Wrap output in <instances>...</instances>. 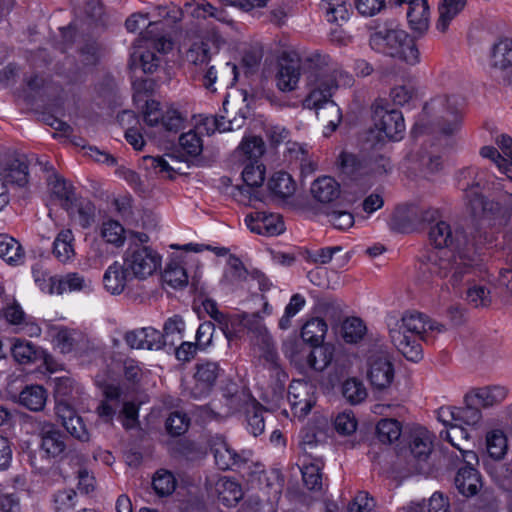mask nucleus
<instances>
[{
    "instance_id": "5701e85b",
    "label": "nucleus",
    "mask_w": 512,
    "mask_h": 512,
    "mask_svg": "<svg viewBox=\"0 0 512 512\" xmlns=\"http://www.w3.org/2000/svg\"><path fill=\"white\" fill-rule=\"evenodd\" d=\"M3 315L6 321L14 326V331L23 333L29 337L39 336L41 334L40 326L25 314L20 304L13 300L8 303L3 310Z\"/></svg>"
},
{
    "instance_id": "de8ad7c7",
    "label": "nucleus",
    "mask_w": 512,
    "mask_h": 512,
    "mask_svg": "<svg viewBox=\"0 0 512 512\" xmlns=\"http://www.w3.org/2000/svg\"><path fill=\"white\" fill-rule=\"evenodd\" d=\"M480 182H475L464 188L465 202L467 209L471 214L478 216L488 209V202L485 200L480 190Z\"/></svg>"
},
{
    "instance_id": "4be33fe9",
    "label": "nucleus",
    "mask_w": 512,
    "mask_h": 512,
    "mask_svg": "<svg viewBox=\"0 0 512 512\" xmlns=\"http://www.w3.org/2000/svg\"><path fill=\"white\" fill-rule=\"evenodd\" d=\"M242 179L246 187H237L234 198L243 205H250L252 188L262 185L265 179V168L262 164L249 162L242 171Z\"/></svg>"
},
{
    "instance_id": "4468645a",
    "label": "nucleus",
    "mask_w": 512,
    "mask_h": 512,
    "mask_svg": "<svg viewBox=\"0 0 512 512\" xmlns=\"http://www.w3.org/2000/svg\"><path fill=\"white\" fill-rule=\"evenodd\" d=\"M237 67L230 62L211 65L201 75V84L209 92L215 93L218 89L233 86L237 81Z\"/></svg>"
},
{
    "instance_id": "39448f33",
    "label": "nucleus",
    "mask_w": 512,
    "mask_h": 512,
    "mask_svg": "<svg viewBox=\"0 0 512 512\" xmlns=\"http://www.w3.org/2000/svg\"><path fill=\"white\" fill-rule=\"evenodd\" d=\"M163 26L162 22H149L142 37L137 40L131 53V66L139 67L144 73L155 72L161 63L157 52L167 53L172 49V41L165 36L156 34Z\"/></svg>"
},
{
    "instance_id": "79ce46f5",
    "label": "nucleus",
    "mask_w": 512,
    "mask_h": 512,
    "mask_svg": "<svg viewBox=\"0 0 512 512\" xmlns=\"http://www.w3.org/2000/svg\"><path fill=\"white\" fill-rule=\"evenodd\" d=\"M486 449L495 460L502 459L508 450V440L503 430L492 429L486 434Z\"/></svg>"
},
{
    "instance_id": "f8f14e48",
    "label": "nucleus",
    "mask_w": 512,
    "mask_h": 512,
    "mask_svg": "<svg viewBox=\"0 0 512 512\" xmlns=\"http://www.w3.org/2000/svg\"><path fill=\"white\" fill-rule=\"evenodd\" d=\"M367 377L371 385L378 390L390 387L394 380V367L386 352H371L367 359Z\"/></svg>"
},
{
    "instance_id": "a19ab883",
    "label": "nucleus",
    "mask_w": 512,
    "mask_h": 512,
    "mask_svg": "<svg viewBox=\"0 0 512 512\" xmlns=\"http://www.w3.org/2000/svg\"><path fill=\"white\" fill-rule=\"evenodd\" d=\"M269 189L280 198H289L296 191V183L287 172L279 171L269 180Z\"/></svg>"
},
{
    "instance_id": "c756f323",
    "label": "nucleus",
    "mask_w": 512,
    "mask_h": 512,
    "mask_svg": "<svg viewBox=\"0 0 512 512\" xmlns=\"http://www.w3.org/2000/svg\"><path fill=\"white\" fill-rule=\"evenodd\" d=\"M475 466L465 464L458 470L454 479L457 490L465 497L476 495L482 486L480 475Z\"/></svg>"
},
{
    "instance_id": "ea45409f",
    "label": "nucleus",
    "mask_w": 512,
    "mask_h": 512,
    "mask_svg": "<svg viewBox=\"0 0 512 512\" xmlns=\"http://www.w3.org/2000/svg\"><path fill=\"white\" fill-rule=\"evenodd\" d=\"M307 355L308 365L316 371L325 370L333 360L334 347L330 344L313 345Z\"/></svg>"
},
{
    "instance_id": "0eeeda50",
    "label": "nucleus",
    "mask_w": 512,
    "mask_h": 512,
    "mask_svg": "<svg viewBox=\"0 0 512 512\" xmlns=\"http://www.w3.org/2000/svg\"><path fill=\"white\" fill-rule=\"evenodd\" d=\"M28 182V159L21 153H7L0 163V211L9 203L7 184L24 186Z\"/></svg>"
},
{
    "instance_id": "09e8293b",
    "label": "nucleus",
    "mask_w": 512,
    "mask_h": 512,
    "mask_svg": "<svg viewBox=\"0 0 512 512\" xmlns=\"http://www.w3.org/2000/svg\"><path fill=\"white\" fill-rule=\"evenodd\" d=\"M327 332V324L323 319L313 318L301 330L303 341L312 345L321 344Z\"/></svg>"
},
{
    "instance_id": "864d4df0",
    "label": "nucleus",
    "mask_w": 512,
    "mask_h": 512,
    "mask_svg": "<svg viewBox=\"0 0 512 512\" xmlns=\"http://www.w3.org/2000/svg\"><path fill=\"white\" fill-rule=\"evenodd\" d=\"M52 509L54 512H71L77 505V492L72 488H64L52 495Z\"/></svg>"
},
{
    "instance_id": "a878e982",
    "label": "nucleus",
    "mask_w": 512,
    "mask_h": 512,
    "mask_svg": "<svg viewBox=\"0 0 512 512\" xmlns=\"http://www.w3.org/2000/svg\"><path fill=\"white\" fill-rule=\"evenodd\" d=\"M55 346L60 350L61 353L75 352L77 354H83L89 349V339L82 332L61 328L53 337Z\"/></svg>"
},
{
    "instance_id": "13d9d810",
    "label": "nucleus",
    "mask_w": 512,
    "mask_h": 512,
    "mask_svg": "<svg viewBox=\"0 0 512 512\" xmlns=\"http://www.w3.org/2000/svg\"><path fill=\"white\" fill-rule=\"evenodd\" d=\"M239 150L249 162L259 163L258 160L265 151V144L261 137L249 136L242 140Z\"/></svg>"
},
{
    "instance_id": "f3484780",
    "label": "nucleus",
    "mask_w": 512,
    "mask_h": 512,
    "mask_svg": "<svg viewBox=\"0 0 512 512\" xmlns=\"http://www.w3.org/2000/svg\"><path fill=\"white\" fill-rule=\"evenodd\" d=\"M496 144L493 146H484L480 150L483 158L492 160L500 171L506 174L507 179L512 182V138L507 135L497 137Z\"/></svg>"
},
{
    "instance_id": "6ab92c4d",
    "label": "nucleus",
    "mask_w": 512,
    "mask_h": 512,
    "mask_svg": "<svg viewBox=\"0 0 512 512\" xmlns=\"http://www.w3.org/2000/svg\"><path fill=\"white\" fill-rule=\"evenodd\" d=\"M408 37L409 35L399 28L383 29L371 36L370 45L378 52L396 57Z\"/></svg>"
},
{
    "instance_id": "2eb2a0df",
    "label": "nucleus",
    "mask_w": 512,
    "mask_h": 512,
    "mask_svg": "<svg viewBox=\"0 0 512 512\" xmlns=\"http://www.w3.org/2000/svg\"><path fill=\"white\" fill-rule=\"evenodd\" d=\"M288 401L294 416L304 418L316 403L314 386L304 380H293L288 389Z\"/></svg>"
},
{
    "instance_id": "72a5a7b5",
    "label": "nucleus",
    "mask_w": 512,
    "mask_h": 512,
    "mask_svg": "<svg viewBox=\"0 0 512 512\" xmlns=\"http://www.w3.org/2000/svg\"><path fill=\"white\" fill-rule=\"evenodd\" d=\"M105 399L97 407L98 416L105 422H111L121 406V390L116 386H107L104 391Z\"/></svg>"
},
{
    "instance_id": "cd10ccee",
    "label": "nucleus",
    "mask_w": 512,
    "mask_h": 512,
    "mask_svg": "<svg viewBox=\"0 0 512 512\" xmlns=\"http://www.w3.org/2000/svg\"><path fill=\"white\" fill-rule=\"evenodd\" d=\"M40 435L41 450L46 454V456L56 458L65 452L67 448L65 436L55 427V425L51 423L44 424Z\"/></svg>"
},
{
    "instance_id": "774afa93",
    "label": "nucleus",
    "mask_w": 512,
    "mask_h": 512,
    "mask_svg": "<svg viewBox=\"0 0 512 512\" xmlns=\"http://www.w3.org/2000/svg\"><path fill=\"white\" fill-rule=\"evenodd\" d=\"M179 144L186 154L193 157L198 156L203 150V142L196 129L183 133L179 137Z\"/></svg>"
},
{
    "instance_id": "7ed1b4c3",
    "label": "nucleus",
    "mask_w": 512,
    "mask_h": 512,
    "mask_svg": "<svg viewBox=\"0 0 512 512\" xmlns=\"http://www.w3.org/2000/svg\"><path fill=\"white\" fill-rule=\"evenodd\" d=\"M443 330V326L427 315L412 311L403 314L400 320L389 325V336L395 348L409 361L422 359V341H427L429 331Z\"/></svg>"
},
{
    "instance_id": "c85d7f7f",
    "label": "nucleus",
    "mask_w": 512,
    "mask_h": 512,
    "mask_svg": "<svg viewBox=\"0 0 512 512\" xmlns=\"http://www.w3.org/2000/svg\"><path fill=\"white\" fill-rule=\"evenodd\" d=\"M489 65L494 72L506 71L512 67V38L497 39L491 48Z\"/></svg>"
},
{
    "instance_id": "f704fd0d",
    "label": "nucleus",
    "mask_w": 512,
    "mask_h": 512,
    "mask_svg": "<svg viewBox=\"0 0 512 512\" xmlns=\"http://www.w3.org/2000/svg\"><path fill=\"white\" fill-rule=\"evenodd\" d=\"M49 186L52 194L60 201L61 206L70 211L76 200L73 186L58 175L50 177Z\"/></svg>"
},
{
    "instance_id": "b1692460",
    "label": "nucleus",
    "mask_w": 512,
    "mask_h": 512,
    "mask_svg": "<svg viewBox=\"0 0 512 512\" xmlns=\"http://www.w3.org/2000/svg\"><path fill=\"white\" fill-rule=\"evenodd\" d=\"M133 280L134 277L123 260L122 262L114 261L103 275L104 288L111 295L123 293Z\"/></svg>"
},
{
    "instance_id": "e433bc0d",
    "label": "nucleus",
    "mask_w": 512,
    "mask_h": 512,
    "mask_svg": "<svg viewBox=\"0 0 512 512\" xmlns=\"http://www.w3.org/2000/svg\"><path fill=\"white\" fill-rule=\"evenodd\" d=\"M464 406L457 407L458 425L477 427L482 421V412L476 399H469V392L464 396Z\"/></svg>"
},
{
    "instance_id": "1a4fd4ad",
    "label": "nucleus",
    "mask_w": 512,
    "mask_h": 512,
    "mask_svg": "<svg viewBox=\"0 0 512 512\" xmlns=\"http://www.w3.org/2000/svg\"><path fill=\"white\" fill-rule=\"evenodd\" d=\"M374 127L378 131L380 141H398L403 138L405 122L401 111L386 109L380 102L373 104Z\"/></svg>"
},
{
    "instance_id": "2f4dec72",
    "label": "nucleus",
    "mask_w": 512,
    "mask_h": 512,
    "mask_svg": "<svg viewBox=\"0 0 512 512\" xmlns=\"http://www.w3.org/2000/svg\"><path fill=\"white\" fill-rule=\"evenodd\" d=\"M313 197L321 203H330L340 195V185L329 176L316 179L311 185Z\"/></svg>"
},
{
    "instance_id": "bb28decb",
    "label": "nucleus",
    "mask_w": 512,
    "mask_h": 512,
    "mask_svg": "<svg viewBox=\"0 0 512 512\" xmlns=\"http://www.w3.org/2000/svg\"><path fill=\"white\" fill-rule=\"evenodd\" d=\"M408 4L407 19L410 28L419 34L428 30L430 11L427 0H395V5Z\"/></svg>"
},
{
    "instance_id": "3c124183",
    "label": "nucleus",
    "mask_w": 512,
    "mask_h": 512,
    "mask_svg": "<svg viewBox=\"0 0 512 512\" xmlns=\"http://www.w3.org/2000/svg\"><path fill=\"white\" fill-rule=\"evenodd\" d=\"M163 280L173 288H183L188 283V275L186 269L179 261L172 260L164 270Z\"/></svg>"
},
{
    "instance_id": "a18cd8bd",
    "label": "nucleus",
    "mask_w": 512,
    "mask_h": 512,
    "mask_svg": "<svg viewBox=\"0 0 512 512\" xmlns=\"http://www.w3.org/2000/svg\"><path fill=\"white\" fill-rule=\"evenodd\" d=\"M0 257L10 264H18L23 260L24 253L15 238L0 234Z\"/></svg>"
},
{
    "instance_id": "7c9ffc66",
    "label": "nucleus",
    "mask_w": 512,
    "mask_h": 512,
    "mask_svg": "<svg viewBox=\"0 0 512 512\" xmlns=\"http://www.w3.org/2000/svg\"><path fill=\"white\" fill-rule=\"evenodd\" d=\"M509 389L503 385H489L469 391V399H476L484 408L502 403L508 396Z\"/></svg>"
},
{
    "instance_id": "052dcab7",
    "label": "nucleus",
    "mask_w": 512,
    "mask_h": 512,
    "mask_svg": "<svg viewBox=\"0 0 512 512\" xmlns=\"http://www.w3.org/2000/svg\"><path fill=\"white\" fill-rule=\"evenodd\" d=\"M376 430L379 440L383 443H392L401 436V424L395 419L380 420Z\"/></svg>"
},
{
    "instance_id": "603ef678",
    "label": "nucleus",
    "mask_w": 512,
    "mask_h": 512,
    "mask_svg": "<svg viewBox=\"0 0 512 512\" xmlns=\"http://www.w3.org/2000/svg\"><path fill=\"white\" fill-rule=\"evenodd\" d=\"M185 322L182 317L174 315L166 320L163 327V341L165 345L174 346L183 338Z\"/></svg>"
},
{
    "instance_id": "ddd939ff",
    "label": "nucleus",
    "mask_w": 512,
    "mask_h": 512,
    "mask_svg": "<svg viewBox=\"0 0 512 512\" xmlns=\"http://www.w3.org/2000/svg\"><path fill=\"white\" fill-rule=\"evenodd\" d=\"M193 384L188 388L189 395L194 399L207 397L216 384L222 369L217 362L205 361L195 367Z\"/></svg>"
},
{
    "instance_id": "49530a36",
    "label": "nucleus",
    "mask_w": 512,
    "mask_h": 512,
    "mask_svg": "<svg viewBox=\"0 0 512 512\" xmlns=\"http://www.w3.org/2000/svg\"><path fill=\"white\" fill-rule=\"evenodd\" d=\"M100 236L105 243L115 247H121L125 243V229L122 224L116 220H106L100 227Z\"/></svg>"
},
{
    "instance_id": "8fccbe9b",
    "label": "nucleus",
    "mask_w": 512,
    "mask_h": 512,
    "mask_svg": "<svg viewBox=\"0 0 512 512\" xmlns=\"http://www.w3.org/2000/svg\"><path fill=\"white\" fill-rule=\"evenodd\" d=\"M91 285L90 280H86L84 276L79 273L72 272L65 276L59 277L57 280L56 294L61 295L66 291H82L89 288Z\"/></svg>"
},
{
    "instance_id": "338daca9",
    "label": "nucleus",
    "mask_w": 512,
    "mask_h": 512,
    "mask_svg": "<svg viewBox=\"0 0 512 512\" xmlns=\"http://www.w3.org/2000/svg\"><path fill=\"white\" fill-rule=\"evenodd\" d=\"M366 327L363 321L357 317H351L342 325V336L348 343H356L364 336Z\"/></svg>"
},
{
    "instance_id": "9b49d317",
    "label": "nucleus",
    "mask_w": 512,
    "mask_h": 512,
    "mask_svg": "<svg viewBox=\"0 0 512 512\" xmlns=\"http://www.w3.org/2000/svg\"><path fill=\"white\" fill-rule=\"evenodd\" d=\"M144 121L151 127H159L167 132L177 133L183 125L184 118L175 108L168 106L163 110L159 102L150 100L146 102Z\"/></svg>"
},
{
    "instance_id": "4c0bfd02",
    "label": "nucleus",
    "mask_w": 512,
    "mask_h": 512,
    "mask_svg": "<svg viewBox=\"0 0 512 512\" xmlns=\"http://www.w3.org/2000/svg\"><path fill=\"white\" fill-rule=\"evenodd\" d=\"M46 400V390L40 385L27 386L19 395L20 404L31 411L42 410L45 406Z\"/></svg>"
},
{
    "instance_id": "6e6d98bb",
    "label": "nucleus",
    "mask_w": 512,
    "mask_h": 512,
    "mask_svg": "<svg viewBox=\"0 0 512 512\" xmlns=\"http://www.w3.org/2000/svg\"><path fill=\"white\" fill-rule=\"evenodd\" d=\"M322 9L329 22H345L349 18V5L345 0H325Z\"/></svg>"
},
{
    "instance_id": "e2e57ef3",
    "label": "nucleus",
    "mask_w": 512,
    "mask_h": 512,
    "mask_svg": "<svg viewBox=\"0 0 512 512\" xmlns=\"http://www.w3.org/2000/svg\"><path fill=\"white\" fill-rule=\"evenodd\" d=\"M342 394L351 404L361 403L367 397V391L364 384L355 379H347L342 385Z\"/></svg>"
},
{
    "instance_id": "423d86ee",
    "label": "nucleus",
    "mask_w": 512,
    "mask_h": 512,
    "mask_svg": "<svg viewBox=\"0 0 512 512\" xmlns=\"http://www.w3.org/2000/svg\"><path fill=\"white\" fill-rule=\"evenodd\" d=\"M122 260L134 279L145 280L160 269L162 258L149 246L130 244Z\"/></svg>"
},
{
    "instance_id": "bf43d9fd",
    "label": "nucleus",
    "mask_w": 512,
    "mask_h": 512,
    "mask_svg": "<svg viewBox=\"0 0 512 512\" xmlns=\"http://www.w3.org/2000/svg\"><path fill=\"white\" fill-rule=\"evenodd\" d=\"M176 479L174 475L165 469L158 470L152 481L155 492L160 496L170 495L176 488Z\"/></svg>"
},
{
    "instance_id": "69168bd1",
    "label": "nucleus",
    "mask_w": 512,
    "mask_h": 512,
    "mask_svg": "<svg viewBox=\"0 0 512 512\" xmlns=\"http://www.w3.org/2000/svg\"><path fill=\"white\" fill-rule=\"evenodd\" d=\"M321 466L317 463L304 465L301 469L305 487L311 491H321L323 486Z\"/></svg>"
},
{
    "instance_id": "4d7b16f0",
    "label": "nucleus",
    "mask_w": 512,
    "mask_h": 512,
    "mask_svg": "<svg viewBox=\"0 0 512 512\" xmlns=\"http://www.w3.org/2000/svg\"><path fill=\"white\" fill-rule=\"evenodd\" d=\"M243 323L244 326L253 334L255 344L260 341L265 342L268 338L272 337L259 313L245 315L243 317Z\"/></svg>"
},
{
    "instance_id": "393cba45",
    "label": "nucleus",
    "mask_w": 512,
    "mask_h": 512,
    "mask_svg": "<svg viewBox=\"0 0 512 512\" xmlns=\"http://www.w3.org/2000/svg\"><path fill=\"white\" fill-rule=\"evenodd\" d=\"M210 447L215 463L221 470L240 466L247 461V458L243 454L237 453L221 435L212 437Z\"/></svg>"
},
{
    "instance_id": "473e14b6",
    "label": "nucleus",
    "mask_w": 512,
    "mask_h": 512,
    "mask_svg": "<svg viewBox=\"0 0 512 512\" xmlns=\"http://www.w3.org/2000/svg\"><path fill=\"white\" fill-rule=\"evenodd\" d=\"M215 492L218 495V499L225 506H234L243 497L241 486L227 477L217 479L215 482Z\"/></svg>"
},
{
    "instance_id": "6e6552de",
    "label": "nucleus",
    "mask_w": 512,
    "mask_h": 512,
    "mask_svg": "<svg viewBox=\"0 0 512 512\" xmlns=\"http://www.w3.org/2000/svg\"><path fill=\"white\" fill-rule=\"evenodd\" d=\"M437 210L418 205L398 206L389 222L391 230L410 233L418 230L424 223L435 221Z\"/></svg>"
},
{
    "instance_id": "0e129e2a",
    "label": "nucleus",
    "mask_w": 512,
    "mask_h": 512,
    "mask_svg": "<svg viewBox=\"0 0 512 512\" xmlns=\"http://www.w3.org/2000/svg\"><path fill=\"white\" fill-rule=\"evenodd\" d=\"M143 164L146 169L151 170L155 175L169 179L174 177L175 169L163 156H145L143 157Z\"/></svg>"
},
{
    "instance_id": "f257e3e1",
    "label": "nucleus",
    "mask_w": 512,
    "mask_h": 512,
    "mask_svg": "<svg viewBox=\"0 0 512 512\" xmlns=\"http://www.w3.org/2000/svg\"><path fill=\"white\" fill-rule=\"evenodd\" d=\"M429 240L436 248H445L430 256L427 269L431 273L440 278L450 276L449 282L454 287L464 278L470 283V276L482 274L483 270L475 256L474 247L490 241L486 236H473V239L469 240L459 226H452L440 220L431 225Z\"/></svg>"
},
{
    "instance_id": "5fc2aeb1",
    "label": "nucleus",
    "mask_w": 512,
    "mask_h": 512,
    "mask_svg": "<svg viewBox=\"0 0 512 512\" xmlns=\"http://www.w3.org/2000/svg\"><path fill=\"white\" fill-rule=\"evenodd\" d=\"M11 353L16 362L30 364L37 359L35 346L26 340L15 338L11 346Z\"/></svg>"
},
{
    "instance_id": "aec40b11",
    "label": "nucleus",
    "mask_w": 512,
    "mask_h": 512,
    "mask_svg": "<svg viewBox=\"0 0 512 512\" xmlns=\"http://www.w3.org/2000/svg\"><path fill=\"white\" fill-rule=\"evenodd\" d=\"M56 415L67 432L79 441L87 442L90 434L82 418L76 414L70 403L59 401L55 407Z\"/></svg>"
},
{
    "instance_id": "58836bf2",
    "label": "nucleus",
    "mask_w": 512,
    "mask_h": 512,
    "mask_svg": "<svg viewBox=\"0 0 512 512\" xmlns=\"http://www.w3.org/2000/svg\"><path fill=\"white\" fill-rule=\"evenodd\" d=\"M405 512H451L450 502L447 496L441 492H435L427 503H411Z\"/></svg>"
},
{
    "instance_id": "37998d69",
    "label": "nucleus",
    "mask_w": 512,
    "mask_h": 512,
    "mask_svg": "<svg viewBox=\"0 0 512 512\" xmlns=\"http://www.w3.org/2000/svg\"><path fill=\"white\" fill-rule=\"evenodd\" d=\"M465 5L466 0H443L439 6L437 29L440 32H446L450 22L462 11Z\"/></svg>"
},
{
    "instance_id": "a211bd4d",
    "label": "nucleus",
    "mask_w": 512,
    "mask_h": 512,
    "mask_svg": "<svg viewBox=\"0 0 512 512\" xmlns=\"http://www.w3.org/2000/svg\"><path fill=\"white\" fill-rule=\"evenodd\" d=\"M244 222L251 232L259 235L275 236L285 229L279 214L266 211L251 212L246 215Z\"/></svg>"
},
{
    "instance_id": "c9c22d12",
    "label": "nucleus",
    "mask_w": 512,
    "mask_h": 512,
    "mask_svg": "<svg viewBox=\"0 0 512 512\" xmlns=\"http://www.w3.org/2000/svg\"><path fill=\"white\" fill-rule=\"evenodd\" d=\"M74 236L70 229L61 230L53 243V254L62 263H67L75 257Z\"/></svg>"
},
{
    "instance_id": "c03bdc74",
    "label": "nucleus",
    "mask_w": 512,
    "mask_h": 512,
    "mask_svg": "<svg viewBox=\"0 0 512 512\" xmlns=\"http://www.w3.org/2000/svg\"><path fill=\"white\" fill-rule=\"evenodd\" d=\"M432 452V435L424 429L414 433L411 442V453L419 461L426 462Z\"/></svg>"
},
{
    "instance_id": "dca6fc26",
    "label": "nucleus",
    "mask_w": 512,
    "mask_h": 512,
    "mask_svg": "<svg viewBox=\"0 0 512 512\" xmlns=\"http://www.w3.org/2000/svg\"><path fill=\"white\" fill-rule=\"evenodd\" d=\"M440 438L449 442L459 452V455L455 456L457 458L461 457L465 464H478V456L472 449L473 445L470 435L462 426L458 424L452 425L450 428L440 432Z\"/></svg>"
},
{
    "instance_id": "9d476101",
    "label": "nucleus",
    "mask_w": 512,
    "mask_h": 512,
    "mask_svg": "<svg viewBox=\"0 0 512 512\" xmlns=\"http://www.w3.org/2000/svg\"><path fill=\"white\" fill-rule=\"evenodd\" d=\"M307 57L308 55L304 59ZM301 63H303L305 73L307 74L305 60L301 61L297 53L284 52L282 54L275 75L276 87L280 91L291 92L297 88L301 75Z\"/></svg>"
},
{
    "instance_id": "412c9836",
    "label": "nucleus",
    "mask_w": 512,
    "mask_h": 512,
    "mask_svg": "<svg viewBox=\"0 0 512 512\" xmlns=\"http://www.w3.org/2000/svg\"><path fill=\"white\" fill-rule=\"evenodd\" d=\"M218 24H209L206 39L211 41L216 52L226 43V37L235 28V21L224 7H214L211 15Z\"/></svg>"
},
{
    "instance_id": "20e7f679",
    "label": "nucleus",
    "mask_w": 512,
    "mask_h": 512,
    "mask_svg": "<svg viewBox=\"0 0 512 512\" xmlns=\"http://www.w3.org/2000/svg\"><path fill=\"white\" fill-rule=\"evenodd\" d=\"M462 123L459 100L455 96H438L425 104L415 130L442 136L456 134Z\"/></svg>"
},
{
    "instance_id": "680f3d73",
    "label": "nucleus",
    "mask_w": 512,
    "mask_h": 512,
    "mask_svg": "<svg viewBox=\"0 0 512 512\" xmlns=\"http://www.w3.org/2000/svg\"><path fill=\"white\" fill-rule=\"evenodd\" d=\"M208 42L210 41L207 39V41H198L191 44L185 54L186 60L194 65L207 64L212 56Z\"/></svg>"
},
{
    "instance_id": "f03ea898",
    "label": "nucleus",
    "mask_w": 512,
    "mask_h": 512,
    "mask_svg": "<svg viewBox=\"0 0 512 512\" xmlns=\"http://www.w3.org/2000/svg\"><path fill=\"white\" fill-rule=\"evenodd\" d=\"M305 66L308 94L303 106L314 109L318 120L331 133L342 119L341 110L331 97L339 87L351 86L353 77L328 55L317 52L305 59Z\"/></svg>"
}]
</instances>
